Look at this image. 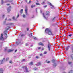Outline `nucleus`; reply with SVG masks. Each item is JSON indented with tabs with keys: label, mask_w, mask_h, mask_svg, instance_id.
<instances>
[{
	"label": "nucleus",
	"mask_w": 73,
	"mask_h": 73,
	"mask_svg": "<svg viewBox=\"0 0 73 73\" xmlns=\"http://www.w3.org/2000/svg\"><path fill=\"white\" fill-rule=\"evenodd\" d=\"M45 31L46 33H48V34L49 35H54V34L52 33L51 30L49 29L48 28H46L45 29Z\"/></svg>",
	"instance_id": "1"
},
{
	"label": "nucleus",
	"mask_w": 73,
	"mask_h": 73,
	"mask_svg": "<svg viewBox=\"0 0 73 73\" xmlns=\"http://www.w3.org/2000/svg\"><path fill=\"white\" fill-rule=\"evenodd\" d=\"M43 15L44 18L46 20H47V18L49 16H50V12L49 11H46V15H44V14L43 13Z\"/></svg>",
	"instance_id": "2"
},
{
	"label": "nucleus",
	"mask_w": 73,
	"mask_h": 73,
	"mask_svg": "<svg viewBox=\"0 0 73 73\" xmlns=\"http://www.w3.org/2000/svg\"><path fill=\"white\" fill-rule=\"evenodd\" d=\"M4 50L5 52H7V51L8 53H9V52H13L14 50L13 49H8V48L6 47L5 48Z\"/></svg>",
	"instance_id": "3"
},
{
	"label": "nucleus",
	"mask_w": 73,
	"mask_h": 73,
	"mask_svg": "<svg viewBox=\"0 0 73 73\" xmlns=\"http://www.w3.org/2000/svg\"><path fill=\"white\" fill-rule=\"evenodd\" d=\"M47 47L48 48V50L49 51H50V49H51V48H52V46L51 45V44H50V43H48Z\"/></svg>",
	"instance_id": "4"
},
{
	"label": "nucleus",
	"mask_w": 73,
	"mask_h": 73,
	"mask_svg": "<svg viewBox=\"0 0 73 73\" xmlns=\"http://www.w3.org/2000/svg\"><path fill=\"white\" fill-rule=\"evenodd\" d=\"M48 4L50 5V6H51V9H54V6H53V5L52 4V3H51L48 2Z\"/></svg>",
	"instance_id": "5"
},
{
	"label": "nucleus",
	"mask_w": 73,
	"mask_h": 73,
	"mask_svg": "<svg viewBox=\"0 0 73 73\" xmlns=\"http://www.w3.org/2000/svg\"><path fill=\"white\" fill-rule=\"evenodd\" d=\"M0 40H1L2 41L4 40V38L3 37V35L2 34L1 35V36L0 37Z\"/></svg>",
	"instance_id": "6"
},
{
	"label": "nucleus",
	"mask_w": 73,
	"mask_h": 73,
	"mask_svg": "<svg viewBox=\"0 0 73 73\" xmlns=\"http://www.w3.org/2000/svg\"><path fill=\"white\" fill-rule=\"evenodd\" d=\"M5 60V58H3L2 60H0V64H3L4 62V61Z\"/></svg>",
	"instance_id": "7"
},
{
	"label": "nucleus",
	"mask_w": 73,
	"mask_h": 73,
	"mask_svg": "<svg viewBox=\"0 0 73 73\" xmlns=\"http://www.w3.org/2000/svg\"><path fill=\"white\" fill-rule=\"evenodd\" d=\"M56 17H55L51 18V21H53V22H54L55 20H56Z\"/></svg>",
	"instance_id": "8"
},
{
	"label": "nucleus",
	"mask_w": 73,
	"mask_h": 73,
	"mask_svg": "<svg viewBox=\"0 0 73 73\" xmlns=\"http://www.w3.org/2000/svg\"><path fill=\"white\" fill-rule=\"evenodd\" d=\"M6 31H5L4 32V35L5 36V39H6V38H7V34L5 33V32H6Z\"/></svg>",
	"instance_id": "9"
},
{
	"label": "nucleus",
	"mask_w": 73,
	"mask_h": 73,
	"mask_svg": "<svg viewBox=\"0 0 73 73\" xmlns=\"http://www.w3.org/2000/svg\"><path fill=\"white\" fill-rule=\"evenodd\" d=\"M27 11H28V9H27V8H26L25 9V12L26 13V15H28V12Z\"/></svg>",
	"instance_id": "10"
},
{
	"label": "nucleus",
	"mask_w": 73,
	"mask_h": 73,
	"mask_svg": "<svg viewBox=\"0 0 73 73\" xmlns=\"http://www.w3.org/2000/svg\"><path fill=\"white\" fill-rule=\"evenodd\" d=\"M11 6H9L8 8L7 9V10L8 12H10L11 11Z\"/></svg>",
	"instance_id": "11"
},
{
	"label": "nucleus",
	"mask_w": 73,
	"mask_h": 73,
	"mask_svg": "<svg viewBox=\"0 0 73 73\" xmlns=\"http://www.w3.org/2000/svg\"><path fill=\"white\" fill-rule=\"evenodd\" d=\"M4 72V70L3 68L0 69V73H3Z\"/></svg>",
	"instance_id": "12"
},
{
	"label": "nucleus",
	"mask_w": 73,
	"mask_h": 73,
	"mask_svg": "<svg viewBox=\"0 0 73 73\" xmlns=\"http://www.w3.org/2000/svg\"><path fill=\"white\" fill-rule=\"evenodd\" d=\"M36 66H40V65H41V63L40 62H38V63L37 64H36Z\"/></svg>",
	"instance_id": "13"
},
{
	"label": "nucleus",
	"mask_w": 73,
	"mask_h": 73,
	"mask_svg": "<svg viewBox=\"0 0 73 73\" xmlns=\"http://www.w3.org/2000/svg\"><path fill=\"white\" fill-rule=\"evenodd\" d=\"M25 69L26 72H27V73H28V72H29V71H28V68H27V67L26 66L25 67Z\"/></svg>",
	"instance_id": "14"
},
{
	"label": "nucleus",
	"mask_w": 73,
	"mask_h": 73,
	"mask_svg": "<svg viewBox=\"0 0 73 73\" xmlns=\"http://www.w3.org/2000/svg\"><path fill=\"white\" fill-rule=\"evenodd\" d=\"M69 48H70V46H67V47H66V48H65V50H66V51H68V50H69Z\"/></svg>",
	"instance_id": "15"
},
{
	"label": "nucleus",
	"mask_w": 73,
	"mask_h": 73,
	"mask_svg": "<svg viewBox=\"0 0 73 73\" xmlns=\"http://www.w3.org/2000/svg\"><path fill=\"white\" fill-rule=\"evenodd\" d=\"M38 45H42V46H44V45L43 43L42 42H40L38 44Z\"/></svg>",
	"instance_id": "16"
},
{
	"label": "nucleus",
	"mask_w": 73,
	"mask_h": 73,
	"mask_svg": "<svg viewBox=\"0 0 73 73\" xmlns=\"http://www.w3.org/2000/svg\"><path fill=\"white\" fill-rule=\"evenodd\" d=\"M57 23H54L53 24H52L51 25V26H55L56 25H57Z\"/></svg>",
	"instance_id": "17"
},
{
	"label": "nucleus",
	"mask_w": 73,
	"mask_h": 73,
	"mask_svg": "<svg viewBox=\"0 0 73 73\" xmlns=\"http://www.w3.org/2000/svg\"><path fill=\"white\" fill-rule=\"evenodd\" d=\"M10 2L11 3V4H12L13 5H14V4H15V2L13 1H10Z\"/></svg>",
	"instance_id": "18"
},
{
	"label": "nucleus",
	"mask_w": 73,
	"mask_h": 73,
	"mask_svg": "<svg viewBox=\"0 0 73 73\" xmlns=\"http://www.w3.org/2000/svg\"><path fill=\"white\" fill-rule=\"evenodd\" d=\"M33 64V62H31L30 63H29V65H32Z\"/></svg>",
	"instance_id": "19"
},
{
	"label": "nucleus",
	"mask_w": 73,
	"mask_h": 73,
	"mask_svg": "<svg viewBox=\"0 0 73 73\" xmlns=\"http://www.w3.org/2000/svg\"><path fill=\"white\" fill-rule=\"evenodd\" d=\"M23 9H22L21 10V11H20L21 15V14H22V13H23Z\"/></svg>",
	"instance_id": "20"
},
{
	"label": "nucleus",
	"mask_w": 73,
	"mask_h": 73,
	"mask_svg": "<svg viewBox=\"0 0 73 73\" xmlns=\"http://www.w3.org/2000/svg\"><path fill=\"white\" fill-rule=\"evenodd\" d=\"M68 63L69 65H70V64H72V62L68 61Z\"/></svg>",
	"instance_id": "21"
},
{
	"label": "nucleus",
	"mask_w": 73,
	"mask_h": 73,
	"mask_svg": "<svg viewBox=\"0 0 73 73\" xmlns=\"http://www.w3.org/2000/svg\"><path fill=\"white\" fill-rule=\"evenodd\" d=\"M73 71L72 70H70L68 73H73Z\"/></svg>",
	"instance_id": "22"
},
{
	"label": "nucleus",
	"mask_w": 73,
	"mask_h": 73,
	"mask_svg": "<svg viewBox=\"0 0 73 73\" xmlns=\"http://www.w3.org/2000/svg\"><path fill=\"white\" fill-rule=\"evenodd\" d=\"M9 58H7L6 59V61H8V60H9Z\"/></svg>",
	"instance_id": "23"
},
{
	"label": "nucleus",
	"mask_w": 73,
	"mask_h": 73,
	"mask_svg": "<svg viewBox=\"0 0 73 73\" xmlns=\"http://www.w3.org/2000/svg\"><path fill=\"white\" fill-rule=\"evenodd\" d=\"M54 66L55 67H56V66H57V64L56 63H54L53 64Z\"/></svg>",
	"instance_id": "24"
},
{
	"label": "nucleus",
	"mask_w": 73,
	"mask_h": 73,
	"mask_svg": "<svg viewBox=\"0 0 73 73\" xmlns=\"http://www.w3.org/2000/svg\"><path fill=\"white\" fill-rule=\"evenodd\" d=\"M36 5H41L40 4H39V3H36Z\"/></svg>",
	"instance_id": "25"
},
{
	"label": "nucleus",
	"mask_w": 73,
	"mask_h": 73,
	"mask_svg": "<svg viewBox=\"0 0 73 73\" xmlns=\"http://www.w3.org/2000/svg\"><path fill=\"white\" fill-rule=\"evenodd\" d=\"M52 62L53 63H54L55 62V60H54V59H53L52 60Z\"/></svg>",
	"instance_id": "26"
},
{
	"label": "nucleus",
	"mask_w": 73,
	"mask_h": 73,
	"mask_svg": "<svg viewBox=\"0 0 73 73\" xmlns=\"http://www.w3.org/2000/svg\"><path fill=\"white\" fill-rule=\"evenodd\" d=\"M29 37H32V34L31 33V34L29 35Z\"/></svg>",
	"instance_id": "27"
},
{
	"label": "nucleus",
	"mask_w": 73,
	"mask_h": 73,
	"mask_svg": "<svg viewBox=\"0 0 73 73\" xmlns=\"http://www.w3.org/2000/svg\"><path fill=\"white\" fill-rule=\"evenodd\" d=\"M72 34H70L68 36H69L70 37H72Z\"/></svg>",
	"instance_id": "28"
},
{
	"label": "nucleus",
	"mask_w": 73,
	"mask_h": 73,
	"mask_svg": "<svg viewBox=\"0 0 73 73\" xmlns=\"http://www.w3.org/2000/svg\"><path fill=\"white\" fill-rule=\"evenodd\" d=\"M13 20H16V19H15V17H13Z\"/></svg>",
	"instance_id": "29"
},
{
	"label": "nucleus",
	"mask_w": 73,
	"mask_h": 73,
	"mask_svg": "<svg viewBox=\"0 0 73 73\" xmlns=\"http://www.w3.org/2000/svg\"><path fill=\"white\" fill-rule=\"evenodd\" d=\"M1 4H4V1H3V0H1Z\"/></svg>",
	"instance_id": "30"
},
{
	"label": "nucleus",
	"mask_w": 73,
	"mask_h": 73,
	"mask_svg": "<svg viewBox=\"0 0 73 73\" xmlns=\"http://www.w3.org/2000/svg\"><path fill=\"white\" fill-rule=\"evenodd\" d=\"M36 58H37V59H38L39 58V56H37L36 57Z\"/></svg>",
	"instance_id": "31"
},
{
	"label": "nucleus",
	"mask_w": 73,
	"mask_h": 73,
	"mask_svg": "<svg viewBox=\"0 0 73 73\" xmlns=\"http://www.w3.org/2000/svg\"><path fill=\"white\" fill-rule=\"evenodd\" d=\"M37 49H39V50L41 49V47H38L37 48Z\"/></svg>",
	"instance_id": "32"
},
{
	"label": "nucleus",
	"mask_w": 73,
	"mask_h": 73,
	"mask_svg": "<svg viewBox=\"0 0 73 73\" xmlns=\"http://www.w3.org/2000/svg\"><path fill=\"white\" fill-rule=\"evenodd\" d=\"M6 1L5 2V3H7V2H9L10 1H9V0H6Z\"/></svg>",
	"instance_id": "33"
},
{
	"label": "nucleus",
	"mask_w": 73,
	"mask_h": 73,
	"mask_svg": "<svg viewBox=\"0 0 73 73\" xmlns=\"http://www.w3.org/2000/svg\"><path fill=\"white\" fill-rule=\"evenodd\" d=\"M4 16H5V15L4 14H3L2 15V18L3 19H4Z\"/></svg>",
	"instance_id": "34"
},
{
	"label": "nucleus",
	"mask_w": 73,
	"mask_h": 73,
	"mask_svg": "<svg viewBox=\"0 0 73 73\" xmlns=\"http://www.w3.org/2000/svg\"><path fill=\"white\" fill-rule=\"evenodd\" d=\"M47 53V52L46 51H45L44 52V54H45Z\"/></svg>",
	"instance_id": "35"
},
{
	"label": "nucleus",
	"mask_w": 73,
	"mask_h": 73,
	"mask_svg": "<svg viewBox=\"0 0 73 73\" xmlns=\"http://www.w3.org/2000/svg\"><path fill=\"white\" fill-rule=\"evenodd\" d=\"M71 56L72 59H73V54H72L71 55Z\"/></svg>",
	"instance_id": "36"
},
{
	"label": "nucleus",
	"mask_w": 73,
	"mask_h": 73,
	"mask_svg": "<svg viewBox=\"0 0 73 73\" xmlns=\"http://www.w3.org/2000/svg\"><path fill=\"white\" fill-rule=\"evenodd\" d=\"M7 20H8V21H11V20H12L11 19L9 18Z\"/></svg>",
	"instance_id": "37"
},
{
	"label": "nucleus",
	"mask_w": 73,
	"mask_h": 73,
	"mask_svg": "<svg viewBox=\"0 0 73 73\" xmlns=\"http://www.w3.org/2000/svg\"><path fill=\"white\" fill-rule=\"evenodd\" d=\"M9 63L10 64H12V60H10L9 62Z\"/></svg>",
	"instance_id": "38"
},
{
	"label": "nucleus",
	"mask_w": 73,
	"mask_h": 73,
	"mask_svg": "<svg viewBox=\"0 0 73 73\" xmlns=\"http://www.w3.org/2000/svg\"><path fill=\"white\" fill-rule=\"evenodd\" d=\"M33 38H34V39H35V40H36V39H37V38L36 37H33Z\"/></svg>",
	"instance_id": "39"
},
{
	"label": "nucleus",
	"mask_w": 73,
	"mask_h": 73,
	"mask_svg": "<svg viewBox=\"0 0 73 73\" xmlns=\"http://www.w3.org/2000/svg\"><path fill=\"white\" fill-rule=\"evenodd\" d=\"M23 17H24V18H25V15L24 14H23Z\"/></svg>",
	"instance_id": "40"
},
{
	"label": "nucleus",
	"mask_w": 73,
	"mask_h": 73,
	"mask_svg": "<svg viewBox=\"0 0 73 73\" xmlns=\"http://www.w3.org/2000/svg\"><path fill=\"white\" fill-rule=\"evenodd\" d=\"M45 39L44 38H42L40 39V40H44Z\"/></svg>",
	"instance_id": "41"
},
{
	"label": "nucleus",
	"mask_w": 73,
	"mask_h": 73,
	"mask_svg": "<svg viewBox=\"0 0 73 73\" xmlns=\"http://www.w3.org/2000/svg\"><path fill=\"white\" fill-rule=\"evenodd\" d=\"M36 12H37V8H36Z\"/></svg>",
	"instance_id": "42"
},
{
	"label": "nucleus",
	"mask_w": 73,
	"mask_h": 73,
	"mask_svg": "<svg viewBox=\"0 0 73 73\" xmlns=\"http://www.w3.org/2000/svg\"><path fill=\"white\" fill-rule=\"evenodd\" d=\"M9 26H8V27L7 28V30H8V29H9Z\"/></svg>",
	"instance_id": "43"
},
{
	"label": "nucleus",
	"mask_w": 73,
	"mask_h": 73,
	"mask_svg": "<svg viewBox=\"0 0 73 73\" xmlns=\"http://www.w3.org/2000/svg\"><path fill=\"white\" fill-rule=\"evenodd\" d=\"M46 7H47V5L44 6V8H46Z\"/></svg>",
	"instance_id": "44"
},
{
	"label": "nucleus",
	"mask_w": 73,
	"mask_h": 73,
	"mask_svg": "<svg viewBox=\"0 0 73 73\" xmlns=\"http://www.w3.org/2000/svg\"><path fill=\"white\" fill-rule=\"evenodd\" d=\"M19 17V14H18V16H17V18H18V17Z\"/></svg>",
	"instance_id": "45"
},
{
	"label": "nucleus",
	"mask_w": 73,
	"mask_h": 73,
	"mask_svg": "<svg viewBox=\"0 0 73 73\" xmlns=\"http://www.w3.org/2000/svg\"><path fill=\"white\" fill-rule=\"evenodd\" d=\"M50 62V61H48L47 63H48V64H49Z\"/></svg>",
	"instance_id": "46"
},
{
	"label": "nucleus",
	"mask_w": 73,
	"mask_h": 73,
	"mask_svg": "<svg viewBox=\"0 0 73 73\" xmlns=\"http://www.w3.org/2000/svg\"><path fill=\"white\" fill-rule=\"evenodd\" d=\"M24 36V35L23 34H22L21 35V37H22V36Z\"/></svg>",
	"instance_id": "47"
},
{
	"label": "nucleus",
	"mask_w": 73,
	"mask_h": 73,
	"mask_svg": "<svg viewBox=\"0 0 73 73\" xmlns=\"http://www.w3.org/2000/svg\"><path fill=\"white\" fill-rule=\"evenodd\" d=\"M42 4L44 5V4H45V2L43 1L42 3Z\"/></svg>",
	"instance_id": "48"
},
{
	"label": "nucleus",
	"mask_w": 73,
	"mask_h": 73,
	"mask_svg": "<svg viewBox=\"0 0 73 73\" xmlns=\"http://www.w3.org/2000/svg\"><path fill=\"white\" fill-rule=\"evenodd\" d=\"M34 69H35V70H37V68H34Z\"/></svg>",
	"instance_id": "49"
},
{
	"label": "nucleus",
	"mask_w": 73,
	"mask_h": 73,
	"mask_svg": "<svg viewBox=\"0 0 73 73\" xmlns=\"http://www.w3.org/2000/svg\"><path fill=\"white\" fill-rule=\"evenodd\" d=\"M31 0L29 1V2L28 3V4L30 3H31Z\"/></svg>",
	"instance_id": "50"
},
{
	"label": "nucleus",
	"mask_w": 73,
	"mask_h": 73,
	"mask_svg": "<svg viewBox=\"0 0 73 73\" xmlns=\"http://www.w3.org/2000/svg\"><path fill=\"white\" fill-rule=\"evenodd\" d=\"M28 44H26V46H28Z\"/></svg>",
	"instance_id": "51"
},
{
	"label": "nucleus",
	"mask_w": 73,
	"mask_h": 73,
	"mask_svg": "<svg viewBox=\"0 0 73 73\" xmlns=\"http://www.w3.org/2000/svg\"><path fill=\"white\" fill-rule=\"evenodd\" d=\"M16 73H22L21 72H17Z\"/></svg>",
	"instance_id": "52"
},
{
	"label": "nucleus",
	"mask_w": 73,
	"mask_h": 73,
	"mask_svg": "<svg viewBox=\"0 0 73 73\" xmlns=\"http://www.w3.org/2000/svg\"><path fill=\"white\" fill-rule=\"evenodd\" d=\"M29 30V29L28 28H27V31H28Z\"/></svg>",
	"instance_id": "53"
},
{
	"label": "nucleus",
	"mask_w": 73,
	"mask_h": 73,
	"mask_svg": "<svg viewBox=\"0 0 73 73\" xmlns=\"http://www.w3.org/2000/svg\"><path fill=\"white\" fill-rule=\"evenodd\" d=\"M40 56H42V54H40Z\"/></svg>",
	"instance_id": "54"
},
{
	"label": "nucleus",
	"mask_w": 73,
	"mask_h": 73,
	"mask_svg": "<svg viewBox=\"0 0 73 73\" xmlns=\"http://www.w3.org/2000/svg\"><path fill=\"white\" fill-rule=\"evenodd\" d=\"M45 40H43V41H42V42H45Z\"/></svg>",
	"instance_id": "55"
},
{
	"label": "nucleus",
	"mask_w": 73,
	"mask_h": 73,
	"mask_svg": "<svg viewBox=\"0 0 73 73\" xmlns=\"http://www.w3.org/2000/svg\"><path fill=\"white\" fill-rule=\"evenodd\" d=\"M33 5H32L31 6V8H33Z\"/></svg>",
	"instance_id": "56"
},
{
	"label": "nucleus",
	"mask_w": 73,
	"mask_h": 73,
	"mask_svg": "<svg viewBox=\"0 0 73 73\" xmlns=\"http://www.w3.org/2000/svg\"><path fill=\"white\" fill-rule=\"evenodd\" d=\"M25 61V59H23L22 60V61Z\"/></svg>",
	"instance_id": "57"
},
{
	"label": "nucleus",
	"mask_w": 73,
	"mask_h": 73,
	"mask_svg": "<svg viewBox=\"0 0 73 73\" xmlns=\"http://www.w3.org/2000/svg\"><path fill=\"white\" fill-rule=\"evenodd\" d=\"M36 2H37V3H38V2H39V1H38V0H36Z\"/></svg>",
	"instance_id": "58"
},
{
	"label": "nucleus",
	"mask_w": 73,
	"mask_h": 73,
	"mask_svg": "<svg viewBox=\"0 0 73 73\" xmlns=\"http://www.w3.org/2000/svg\"><path fill=\"white\" fill-rule=\"evenodd\" d=\"M15 44H17V45H18V44H17V42H15Z\"/></svg>",
	"instance_id": "59"
},
{
	"label": "nucleus",
	"mask_w": 73,
	"mask_h": 73,
	"mask_svg": "<svg viewBox=\"0 0 73 73\" xmlns=\"http://www.w3.org/2000/svg\"><path fill=\"white\" fill-rule=\"evenodd\" d=\"M72 50H73V47H72Z\"/></svg>",
	"instance_id": "60"
},
{
	"label": "nucleus",
	"mask_w": 73,
	"mask_h": 73,
	"mask_svg": "<svg viewBox=\"0 0 73 73\" xmlns=\"http://www.w3.org/2000/svg\"><path fill=\"white\" fill-rule=\"evenodd\" d=\"M17 50H16L15 51V52H17Z\"/></svg>",
	"instance_id": "61"
},
{
	"label": "nucleus",
	"mask_w": 73,
	"mask_h": 73,
	"mask_svg": "<svg viewBox=\"0 0 73 73\" xmlns=\"http://www.w3.org/2000/svg\"><path fill=\"white\" fill-rule=\"evenodd\" d=\"M11 24H7L6 25H10Z\"/></svg>",
	"instance_id": "62"
},
{
	"label": "nucleus",
	"mask_w": 73,
	"mask_h": 73,
	"mask_svg": "<svg viewBox=\"0 0 73 73\" xmlns=\"http://www.w3.org/2000/svg\"><path fill=\"white\" fill-rule=\"evenodd\" d=\"M7 5H8V6L9 5V4H7Z\"/></svg>",
	"instance_id": "63"
},
{
	"label": "nucleus",
	"mask_w": 73,
	"mask_h": 73,
	"mask_svg": "<svg viewBox=\"0 0 73 73\" xmlns=\"http://www.w3.org/2000/svg\"><path fill=\"white\" fill-rule=\"evenodd\" d=\"M31 47H32V46H33V45H31Z\"/></svg>",
	"instance_id": "64"
}]
</instances>
